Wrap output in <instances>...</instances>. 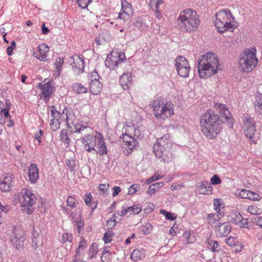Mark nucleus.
Listing matches in <instances>:
<instances>
[{"label":"nucleus","mask_w":262,"mask_h":262,"mask_svg":"<svg viewBox=\"0 0 262 262\" xmlns=\"http://www.w3.org/2000/svg\"><path fill=\"white\" fill-rule=\"evenodd\" d=\"M200 122L202 133L210 139H215L217 137L223 124L222 117L210 111L201 116Z\"/></svg>","instance_id":"nucleus-1"},{"label":"nucleus","mask_w":262,"mask_h":262,"mask_svg":"<svg viewBox=\"0 0 262 262\" xmlns=\"http://www.w3.org/2000/svg\"><path fill=\"white\" fill-rule=\"evenodd\" d=\"M220 66L218 58L212 52L202 55L198 61V70L201 78H207L215 74Z\"/></svg>","instance_id":"nucleus-2"},{"label":"nucleus","mask_w":262,"mask_h":262,"mask_svg":"<svg viewBox=\"0 0 262 262\" xmlns=\"http://www.w3.org/2000/svg\"><path fill=\"white\" fill-rule=\"evenodd\" d=\"M171 142L167 138V135L159 139L153 146V151L157 158L164 163H169L176 157L175 151Z\"/></svg>","instance_id":"nucleus-3"},{"label":"nucleus","mask_w":262,"mask_h":262,"mask_svg":"<svg viewBox=\"0 0 262 262\" xmlns=\"http://www.w3.org/2000/svg\"><path fill=\"white\" fill-rule=\"evenodd\" d=\"M180 29L188 32L196 31L200 24L199 16L192 9H185L181 12L177 19Z\"/></svg>","instance_id":"nucleus-4"},{"label":"nucleus","mask_w":262,"mask_h":262,"mask_svg":"<svg viewBox=\"0 0 262 262\" xmlns=\"http://www.w3.org/2000/svg\"><path fill=\"white\" fill-rule=\"evenodd\" d=\"M214 25L218 32L221 33L227 31L233 32L235 25L231 24V21L234 19V17L231 14L229 9H223L217 12Z\"/></svg>","instance_id":"nucleus-5"},{"label":"nucleus","mask_w":262,"mask_h":262,"mask_svg":"<svg viewBox=\"0 0 262 262\" xmlns=\"http://www.w3.org/2000/svg\"><path fill=\"white\" fill-rule=\"evenodd\" d=\"M150 105L154 108L155 116L158 119L164 120L174 114L173 105L167 102L165 103L162 97L157 98Z\"/></svg>","instance_id":"nucleus-6"},{"label":"nucleus","mask_w":262,"mask_h":262,"mask_svg":"<svg viewBox=\"0 0 262 262\" xmlns=\"http://www.w3.org/2000/svg\"><path fill=\"white\" fill-rule=\"evenodd\" d=\"M256 50L253 48L251 51L245 52L240 57L239 64L243 72L249 73L256 67L258 60L255 56Z\"/></svg>","instance_id":"nucleus-7"},{"label":"nucleus","mask_w":262,"mask_h":262,"mask_svg":"<svg viewBox=\"0 0 262 262\" xmlns=\"http://www.w3.org/2000/svg\"><path fill=\"white\" fill-rule=\"evenodd\" d=\"M175 67L178 74L183 78H187L189 76L190 71V66L188 61L186 58L180 55L177 57L175 59Z\"/></svg>","instance_id":"nucleus-8"},{"label":"nucleus","mask_w":262,"mask_h":262,"mask_svg":"<svg viewBox=\"0 0 262 262\" xmlns=\"http://www.w3.org/2000/svg\"><path fill=\"white\" fill-rule=\"evenodd\" d=\"M116 55H108L105 61V66L110 70H114L119 64L126 60L125 55L122 52L117 53Z\"/></svg>","instance_id":"nucleus-9"},{"label":"nucleus","mask_w":262,"mask_h":262,"mask_svg":"<svg viewBox=\"0 0 262 262\" xmlns=\"http://www.w3.org/2000/svg\"><path fill=\"white\" fill-rule=\"evenodd\" d=\"M21 230L16 228L13 229L12 233L10 234V240L11 244L17 250L23 249L24 245L25 237Z\"/></svg>","instance_id":"nucleus-10"},{"label":"nucleus","mask_w":262,"mask_h":262,"mask_svg":"<svg viewBox=\"0 0 262 262\" xmlns=\"http://www.w3.org/2000/svg\"><path fill=\"white\" fill-rule=\"evenodd\" d=\"M243 121L245 135L248 138L252 139L256 132L254 120L249 117L248 114H244L243 117Z\"/></svg>","instance_id":"nucleus-11"},{"label":"nucleus","mask_w":262,"mask_h":262,"mask_svg":"<svg viewBox=\"0 0 262 262\" xmlns=\"http://www.w3.org/2000/svg\"><path fill=\"white\" fill-rule=\"evenodd\" d=\"M36 198L34 194L30 191H27L24 196V201L23 202V210L26 211L27 214H31L34 209L32 208L33 205L35 202Z\"/></svg>","instance_id":"nucleus-12"},{"label":"nucleus","mask_w":262,"mask_h":262,"mask_svg":"<svg viewBox=\"0 0 262 262\" xmlns=\"http://www.w3.org/2000/svg\"><path fill=\"white\" fill-rule=\"evenodd\" d=\"M228 220L229 222L238 225L241 228L246 227L247 224V219H244L241 213L236 211H231L228 215Z\"/></svg>","instance_id":"nucleus-13"},{"label":"nucleus","mask_w":262,"mask_h":262,"mask_svg":"<svg viewBox=\"0 0 262 262\" xmlns=\"http://www.w3.org/2000/svg\"><path fill=\"white\" fill-rule=\"evenodd\" d=\"M231 228L229 222L219 223L215 226V235L218 237H226L231 232Z\"/></svg>","instance_id":"nucleus-14"},{"label":"nucleus","mask_w":262,"mask_h":262,"mask_svg":"<svg viewBox=\"0 0 262 262\" xmlns=\"http://www.w3.org/2000/svg\"><path fill=\"white\" fill-rule=\"evenodd\" d=\"M73 62L71 63L73 70L78 74L83 72L85 67V62L83 56L75 55L73 57Z\"/></svg>","instance_id":"nucleus-15"},{"label":"nucleus","mask_w":262,"mask_h":262,"mask_svg":"<svg viewBox=\"0 0 262 262\" xmlns=\"http://www.w3.org/2000/svg\"><path fill=\"white\" fill-rule=\"evenodd\" d=\"M12 173H7L4 175L3 180L0 182V190L3 192L10 191L12 187V182L14 179Z\"/></svg>","instance_id":"nucleus-16"},{"label":"nucleus","mask_w":262,"mask_h":262,"mask_svg":"<svg viewBox=\"0 0 262 262\" xmlns=\"http://www.w3.org/2000/svg\"><path fill=\"white\" fill-rule=\"evenodd\" d=\"M96 138H97V148L98 149L96 150V153L101 156L106 155L107 154V148L102 135L98 133Z\"/></svg>","instance_id":"nucleus-17"},{"label":"nucleus","mask_w":262,"mask_h":262,"mask_svg":"<svg viewBox=\"0 0 262 262\" xmlns=\"http://www.w3.org/2000/svg\"><path fill=\"white\" fill-rule=\"evenodd\" d=\"M125 140V145L128 149L124 150L123 152L125 155L128 156L139 145V142L133 137L127 136Z\"/></svg>","instance_id":"nucleus-18"},{"label":"nucleus","mask_w":262,"mask_h":262,"mask_svg":"<svg viewBox=\"0 0 262 262\" xmlns=\"http://www.w3.org/2000/svg\"><path fill=\"white\" fill-rule=\"evenodd\" d=\"M40 89L41 90L40 98H43L45 100L49 99L53 92L52 84L48 82L43 84L40 83Z\"/></svg>","instance_id":"nucleus-19"},{"label":"nucleus","mask_w":262,"mask_h":262,"mask_svg":"<svg viewBox=\"0 0 262 262\" xmlns=\"http://www.w3.org/2000/svg\"><path fill=\"white\" fill-rule=\"evenodd\" d=\"M28 177L31 183L35 184L39 177L38 169L37 165L31 164L28 167Z\"/></svg>","instance_id":"nucleus-20"},{"label":"nucleus","mask_w":262,"mask_h":262,"mask_svg":"<svg viewBox=\"0 0 262 262\" xmlns=\"http://www.w3.org/2000/svg\"><path fill=\"white\" fill-rule=\"evenodd\" d=\"M132 73H123L120 78V84L124 90H127L129 89L133 82Z\"/></svg>","instance_id":"nucleus-21"},{"label":"nucleus","mask_w":262,"mask_h":262,"mask_svg":"<svg viewBox=\"0 0 262 262\" xmlns=\"http://www.w3.org/2000/svg\"><path fill=\"white\" fill-rule=\"evenodd\" d=\"M145 257V250L143 248L135 249L130 255L131 259L135 261L142 260Z\"/></svg>","instance_id":"nucleus-22"},{"label":"nucleus","mask_w":262,"mask_h":262,"mask_svg":"<svg viewBox=\"0 0 262 262\" xmlns=\"http://www.w3.org/2000/svg\"><path fill=\"white\" fill-rule=\"evenodd\" d=\"M253 105L256 114L262 116V94L256 95Z\"/></svg>","instance_id":"nucleus-23"},{"label":"nucleus","mask_w":262,"mask_h":262,"mask_svg":"<svg viewBox=\"0 0 262 262\" xmlns=\"http://www.w3.org/2000/svg\"><path fill=\"white\" fill-rule=\"evenodd\" d=\"M90 90L92 94L98 95L101 92L102 90V84L99 80L91 81L90 83Z\"/></svg>","instance_id":"nucleus-24"},{"label":"nucleus","mask_w":262,"mask_h":262,"mask_svg":"<svg viewBox=\"0 0 262 262\" xmlns=\"http://www.w3.org/2000/svg\"><path fill=\"white\" fill-rule=\"evenodd\" d=\"M11 106V103L9 102L8 99L5 100V104L4 107L3 108V110L1 111L3 112V114L4 117L6 118H9L10 124L8 125V126H12L13 125V122L11 120V116L10 115L9 111Z\"/></svg>","instance_id":"nucleus-25"},{"label":"nucleus","mask_w":262,"mask_h":262,"mask_svg":"<svg viewBox=\"0 0 262 262\" xmlns=\"http://www.w3.org/2000/svg\"><path fill=\"white\" fill-rule=\"evenodd\" d=\"M215 107L219 110L220 113L226 119H228L230 118V113L228 107L225 105L220 103H217L215 104Z\"/></svg>","instance_id":"nucleus-26"},{"label":"nucleus","mask_w":262,"mask_h":262,"mask_svg":"<svg viewBox=\"0 0 262 262\" xmlns=\"http://www.w3.org/2000/svg\"><path fill=\"white\" fill-rule=\"evenodd\" d=\"M214 209L221 216H224L223 211H221V209H224V204L223 203L222 200L219 199H215L213 200Z\"/></svg>","instance_id":"nucleus-27"},{"label":"nucleus","mask_w":262,"mask_h":262,"mask_svg":"<svg viewBox=\"0 0 262 262\" xmlns=\"http://www.w3.org/2000/svg\"><path fill=\"white\" fill-rule=\"evenodd\" d=\"M163 185L164 184L163 182H158L152 184L149 186L148 189L146 191V193L148 195H151L155 193L157 190L161 188L162 186H163Z\"/></svg>","instance_id":"nucleus-28"},{"label":"nucleus","mask_w":262,"mask_h":262,"mask_svg":"<svg viewBox=\"0 0 262 262\" xmlns=\"http://www.w3.org/2000/svg\"><path fill=\"white\" fill-rule=\"evenodd\" d=\"M199 187L201 188L202 189H205V190L201 192V193L203 194H209L212 192V187L207 181L203 182Z\"/></svg>","instance_id":"nucleus-29"},{"label":"nucleus","mask_w":262,"mask_h":262,"mask_svg":"<svg viewBox=\"0 0 262 262\" xmlns=\"http://www.w3.org/2000/svg\"><path fill=\"white\" fill-rule=\"evenodd\" d=\"M73 90L78 94H84L87 92V89L81 83H75L72 84Z\"/></svg>","instance_id":"nucleus-30"},{"label":"nucleus","mask_w":262,"mask_h":262,"mask_svg":"<svg viewBox=\"0 0 262 262\" xmlns=\"http://www.w3.org/2000/svg\"><path fill=\"white\" fill-rule=\"evenodd\" d=\"M65 115L66 117V121L68 126H69V121H72L74 118V114L72 110L70 108L65 107L62 111V115Z\"/></svg>","instance_id":"nucleus-31"},{"label":"nucleus","mask_w":262,"mask_h":262,"mask_svg":"<svg viewBox=\"0 0 262 262\" xmlns=\"http://www.w3.org/2000/svg\"><path fill=\"white\" fill-rule=\"evenodd\" d=\"M208 244L209 248L213 252L220 251L221 248L219 243L215 241L208 239Z\"/></svg>","instance_id":"nucleus-32"},{"label":"nucleus","mask_w":262,"mask_h":262,"mask_svg":"<svg viewBox=\"0 0 262 262\" xmlns=\"http://www.w3.org/2000/svg\"><path fill=\"white\" fill-rule=\"evenodd\" d=\"M96 137L97 136L94 137L93 135L87 133L84 137L81 138L79 140L84 145V148H85L87 147L88 143L90 142V141L91 142L92 140H94L95 138H97Z\"/></svg>","instance_id":"nucleus-33"},{"label":"nucleus","mask_w":262,"mask_h":262,"mask_svg":"<svg viewBox=\"0 0 262 262\" xmlns=\"http://www.w3.org/2000/svg\"><path fill=\"white\" fill-rule=\"evenodd\" d=\"M127 210H128V212L131 214H138L141 211L142 208L140 204H137L127 207Z\"/></svg>","instance_id":"nucleus-34"},{"label":"nucleus","mask_w":262,"mask_h":262,"mask_svg":"<svg viewBox=\"0 0 262 262\" xmlns=\"http://www.w3.org/2000/svg\"><path fill=\"white\" fill-rule=\"evenodd\" d=\"M60 140L65 144H69L70 142V139L68 136V130L63 129L61 130L60 133Z\"/></svg>","instance_id":"nucleus-35"},{"label":"nucleus","mask_w":262,"mask_h":262,"mask_svg":"<svg viewBox=\"0 0 262 262\" xmlns=\"http://www.w3.org/2000/svg\"><path fill=\"white\" fill-rule=\"evenodd\" d=\"M39 233L34 228L32 231V244L33 247L36 248L37 246V237L39 236Z\"/></svg>","instance_id":"nucleus-36"},{"label":"nucleus","mask_w":262,"mask_h":262,"mask_svg":"<svg viewBox=\"0 0 262 262\" xmlns=\"http://www.w3.org/2000/svg\"><path fill=\"white\" fill-rule=\"evenodd\" d=\"M75 132L77 133H81L85 130L88 132V129L91 130V128L88 126L83 125L80 124H76L75 125Z\"/></svg>","instance_id":"nucleus-37"},{"label":"nucleus","mask_w":262,"mask_h":262,"mask_svg":"<svg viewBox=\"0 0 262 262\" xmlns=\"http://www.w3.org/2000/svg\"><path fill=\"white\" fill-rule=\"evenodd\" d=\"M160 213L163 215H164L165 218L167 220L174 221L176 218V216H175L173 213L170 212H167V211L163 209H161L160 210Z\"/></svg>","instance_id":"nucleus-38"},{"label":"nucleus","mask_w":262,"mask_h":262,"mask_svg":"<svg viewBox=\"0 0 262 262\" xmlns=\"http://www.w3.org/2000/svg\"><path fill=\"white\" fill-rule=\"evenodd\" d=\"M115 235V233L110 231H107L105 232L103 236V241L105 244L108 243L112 241V237Z\"/></svg>","instance_id":"nucleus-39"},{"label":"nucleus","mask_w":262,"mask_h":262,"mask_svg":"<svg viewBox=\"0 0 262 262\" xmlns=\"http://www.w3.org/2000/svg\"><path fill=\"white\" fill-rule=\"evenodd\" d=\"M97 246L95 243H93L89 248V258L92 259L97 253Z\"/></svg>","instance_id":"nucleus-40"},{"label":"nucleus","mask_w":262,"mask_h":262,"mask_svg":"<svg viewBox=\"0 0 262 262\" xmlns=\"http://www.w3.org/2000/svg\"><path fill=\"white\" fill-rule=\"evenodd\" d=\"M249 190L242 189L241 190H237L235 191V195L243 199H247L248 195Z\"/></svg>","instance_id":"nucleus-41"},{"label":"nucleus","mask_w":262,"mask_h":262,"mask_svg":"<svg viewBox=\"0 0 262 262\" xmlns=\"http://www.w3.org/2000/svg\"><path fill=\"white\" fill-rule=\"evenodd\" d=\"M260 199V196L258 193L249 190L248 195L247 199L251 201H258Z\"/></svg>","instance_id":"nucleus-42"},{"label":"nucleus","mask_w":262,"mask_h":262,"mask_svg":"<svg viewBox=\"0 0 262 262\" xmlns=\"http://www.w3.org/2000/svg\"><path fill=\"white\" fill-rule=\"evenodd\" d=\"M67 205L74 208L76 207L75 199L73 196H69L67 199Z\"/></svg>","instance_id":"nucleus-43"},{"label":"nucleus","mask_w":262,"mask_h":262,"mask_svg":"<svg viewBox=\"0 0 262 262\" xmlns=\"http://www.w3.org/2000/svg\"><path fill=\"white\" fill-rule=\"evenodd\" d=\"M225 242L230 246H235L237 242V239L236 238L230 236L226 238Z\"/></svg>","instance_id":"nucleus-44"},{"label":"nucleus","mask_w":262,"mask_h":262,"mask_svg":"<svg viewBox=\"0 0 262 262\" xmlns=\"http://www.w3.org/2000/svg\"><path fill=\"white\" fill-rule=\"evenodd\" d=\"M63 63V58L62 57H58L56 59V62L55 63V66H56V68L57 69V71L58 73H59L61 70L62 65Z\"/></svg>","instance_id":"nucleus-45"},{"label":"nucleus","mask_w":262,"mask_h":262,"mask_svg":"<svg viewBox=\"0 0 262 262\" xmlns=\"http://www.w3.org/2000/svg\"><path fill=\"white\" fill-rule=\"evenodd\" d=\"M78 6L82 9L88 7L89 4L91 2V0H77Z\"/></svg>","instance_id":"nucleus-46"},{"label":"nucleus","mask_w":262,"mask_h":262,"mask_svg":"<svg viewBox=\"0 0 262 262\" xmlns=\"http://www.w3.org/2000/svg\"><path fill=\"white\" fill-rule=\"evenodd\" d=\"M51 115L53 118L55 119L59 124L58 121L60 119L62 115V113H61L59 111L54 112L53 111H51Z\"/></svg>","instance_id":"nucleus-47"},{"label":"nucleus","mask_w":262,"mask_h":262,"mask_svg":"<svg viewBox=\"0 0 262 262\" xmlns=\"http://www.w3.org/2000/svg\"><path fill=\"white\" fill-rule=\"evenodd\" d=\"M219 215V214L210 213L208 215V219L209 221L214 223L215 222L219 221L221 219Z\"/></svg>","instance_id":"nucleus-48"},{"label":"nucleus","mask_w":262,"mask_h":262,"mask_svg":"<svg viewBox=\"0 0 262 262\" xmlns=\"http://www.w3.org/2000/svg\"><path fill=\"white\" fill-rule=\"evenodd\" d=\"M136 125H132L130 126H126L125 128V133L130 137H133V133L134 132Z\"/></svg>","instance_id":"nucleus-49"},{"label":"nucleus","mask_w":262,"mask_h":262,"mask_svg":"<svg viewBox=\"0 0 262 262\" xmlns=\"http://www.w3.org/2000/svg\"><path fill=\"white\" fill-rule=\"evenodd\" d=\"M139 188L140 186L138 184H134L131 185L128 188V194L131 195L135 193Z\"/></svg>","instance_id":"nucleus-50"},{"label":"nucleus","mask_w":262,"mask_h":262,"mask_svg":"<svg viewBox=\"0 0 262 262\" xmlns=\"http://www.w3.org/2000/svg\"><path fill=\"white\" fill-rule=\"evenodd\" d=\"M92 196L90 193H86L83 198L85 204L89 207L92 206Z\"/></svg>","instance_id":"nucleus-51"},{"label":"nucleus","mask_w":262,"mask_h":262,"mask_svg":"<svg viewBox=\"0 0 262 262\" xmlns=\"http://www.w3.org/2000/svg\"><path fill=\"white\" fill-rule=\"evenodd\" d=\"M47 205L45 202L42 200L40 201L39 204L38 205V211L42 213H45L47 212Z\"/></svg>","instance_id":"nucleus-52"},{"label":"nucleus","mask_w":262,"mask_h":262,"mask_svg":"<svg viewBox=\"0 0 262 262\" xmlns=\"http://www.w3.org/2000/svg\"><path fill=\"white\" fill-rule=\"evenodd\" d=\"M74 222L76 223V226L78 228V232L79 233L80 232V230L84 227V222L81 218L79 220L78 219L76 221V220H74Z\"/></svg>","instance_id":"nucleus-53"},{"label":"nucleus","mask_w":262,"mask_h":262,"mask_svg":"<svg viewBox=\"0 0 262 262\" xmlns=\"http://www.w3.org/2000/svg\"><path fill=\"white\" fill-rule=\"evenodd\" d=\"M100 77L98 74V72L94 70L91 73L90 77V80L91 81H95V80H99Z\"/></svg>","instance_id":"nucleus-54"},{"label":"nucleus","mask_w":262,"mask_h":262,"mask_svg":"<svg viewBox=\"0 0 262 262\" xmlns=\"http://www.w3.org/2000/svg\"><path fill=\"white\" fill-rule=\"evenodd\" d=\"M122 12H120L119 13L118 15V18L119 19H123V20H126L129 18V14H128V12H129V11H125V10H122Z\"/></svg>","instance_id":"nucleus-55"},{"label":"nucleus","mask_w":262,"mask_h":262,"mask_svg":"<svg viewBox=\"0 0 262 262\" xmlns=\"http://www.w3.org/2000/svg\"><path fill=\"white\" fill-rule=\"evenodd\" d=\"M210 182L213 185H216L221 183V180L217 175H214L211 178Z\"/></svg>","instance_id":"nucleus-56"},{"label":"nucleus","mask_w":262,"mask_h":262,"mask_svg":"<svg viewBox=\"0 0 262 262\" xmlns=\"http://www.w3.org/2000/svg\"><path fill=\"white\" fill-rule=\"evenodd\" d=\"M37 49H38L39 51L40 52V56H36V57L40 61H46L47 60V55L46 53H42L41 51V48L40 46H39L37 47Z\"/></svg>","instance_id":"nucleus-57"},{"label":"nucleus","mask_w":262,"mask_h":262,"mask_svg":"<svg viewBox=\"0 0 262 262\" xmlns=\"http://www.w3.org/2000/svg\"><path fill=\"white\" fill-rule=\"evenodd\" d=\"M247 211L252 214L257 215L259 213V210L257 207L254 206H250L247 209Z\"/></svg>","instance_id":"nucleus-58"},{"label":"nucleus","mask_w":262,"mask_h":262,"mask_svg":"<svg viewBox=\"0 0 262 262\" xmlns=\"http://www.w3.org/2000/svg\"><path fill=\"white\" fill-rule=\"evenodd\" d=\"M67 164L70 168V171L71 172L75 170V161L73 159H69Z\"/></svg>","instance_id":"nucleus-59"},{"label":"nucleus","mask_w":262,"mask_h":262,"mask_svg":"<svg viewBox=\"0 0 262 262\" xmlns=\"http://www.w3.org/2000/svg\"><path fill=\"white\" fill-rule=\"evenodd\" d=\"M122 4V10H131V5L129 4L126 1L124 0L121 3Z\"/></svg>","instance_id":"nucleus-60"},{"label":"nucleus","mask_w":262,"mask_h":262,"mask_svg":"<svg viewBox=\"0 0 262 262\" xmlns=\"http://www.w3.org/2000/svg\"><path fill=\"white\" fill-rule=\"evenodd\" d=\"M86 241H82L80 242L79 246L76 250V253L78 254L80 252V250L81 249H83L86 248Z\"/></svg>","instance_id":"nucleus-61"},{"label":"nucleus","mask_w":262,"mask_h":262,"mask_svg":"<svg viewBox=\"0 0 262 262\" xmlns=\"http://www.w3.org/2000/svg\"><path fill=\"white\" fill-rule=\"evenodd\" d=\"M108 253H110V251L108 250H107L106 247H105L103 251V255L101 258V260L102 262H107V256L105 255Z\"/></svg>","instance_id":"nucleus-62"},{"label":"nucleus","mask_w":262,"mask_h":262,"mask_svg":"<svg viewBox=\"0 0 262 262\" xmlns=\"http://www.w3.org/2000/svg\"><path fill=\"white\" fill-rule=\"evenodd\" d=\"M72 238L73 237L71 236V235H69L68 233H64L62 236V241L64 242H71L72 241Z\"/></svg>","instance_id":"nucleus-63"},{"label":"nucleus","mask_w":262,"mask_h":262,"mask_svg":"<svg viewBox=\"0 0 262 262\" xmlns=\"http://www.w3.org/2000/svg\"><path fill=\"white\" fill-rule=\"evenodd\" d=\"M116 222L115 219L112 220V219L107 221L106 225L108 228L112 229L116 226Z\"/></svg>","instance_id":"nucleus-64"}]
</instances>
